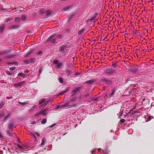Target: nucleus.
I'll return each mask as SVG.
<instances>
[{
  "mask_svg": "<svg viewBox=\"0 0 154 154\" xmlns=\"http://www.w3.org/2000/svg\"><path fill=\"white\" fill-rule=\"evenodd\" d=\"M79 103L78 100L75 97H73L65 104L63 105H59L57 107V109L61 108L62 107L69 108L72 107H75L77 106Z\"/></svg>",
  "mask_w": 154,
  "mask_h": 154,
  "instance_id": "f257e3e1",
  "label": "nucleus"
},
{
  "mask_svg": "<svg viewBox=\"0 0 154 154\" xmlns=\"http://www.w3.org/2000/svg\"><path fill=\"white\" fill-rule=\"evenodd\" d=\"M69 46L62 45L60 47L59 51L61 54H64V55H66L69 51Z\"/></svg>",
  "mask_w": 154,
  "mask_h": 154,
  "instance_id": "f03ea898",
  "label": "nucleus"
},
{
  "mask_svg": "<svg viewBox=\"0 0 154 154\" xmlns=\"http://www.w3.org/2000/svg\"><path fill=\"white\" fill-rule=\"evenodd\" d=\"M55 36V35H53L50 36L48 39V40L50 41L53 44H54L56 41V39L54 38Z\"/></svg>",
  "mask_w": 154,
  "mask_h": 154,
  "instance_id": "7ed1b4c3",
  "label": "nucleus"
},
{
  "mask_svg": "<svg viewBox=\"0 0 154 154\" xmlns=\"http://www.w3.org/2000/svg\"><path fill=\"white\" fill-rule=\"evenodd\" d=\"M47 115V113L43 109V110L40 111L35 116H36L39 117V116L42 115L44 117Z\"/></svg>",
  "mask_w": 154,
  "mask_h": 154,
  "instance_id": "20e7f679",
  "label": "nucleus"
},
{
  "mask_svg": "<svg viewBox=\"0 0 154 154\" xmlns=\"http://www.w3.org/2000/svg\"><path fill=\"white\" fill-rule=\"evenodd\" d=\"M100 150V149H93L92 150L91 152L92 154H100L101 153Z\"/></svg>",
  "mask_w": 154,
  "mask_h": 154,
  "instance_id": "39448f33",
  "label": "nucleus"
},
{
  "mask_svg": "<svg viewBox=\"0 0 154 154\" xmlns=\"http://www.w3.org/2000/svg\"><path fill=\"white\" fill-rule=\"evenodd\" d=\"M106 72L109 74L113 73L115 72V70L112 68H108L106 70Z\"/></svg>",
  "mask_w": 154,
  "mask_h": 154,
  "instance_id": "423d86ee",
  "label": "nucleus"
},
{
  "mask_svg": "<svg viewBox=\"0 0 154 154\" xmlns=\"http://www.w3.org/2000/svg\"><path fill=\"white\" fill-rule=\"evenodd\" d=\"M116 90L117 87H114L112 89V92L109 95V96L110 97H112L114 95V94Z\"/></svg>",
  "mask_w": 154,
  "mask_h": 154,
  "instance_id": "0eeeda50",
  "label": "nucleus"
},
{
  "mask_svg": "<svg viewBox=\"0 0 154 154\" xmlns=\"http://www.w3.org/2000/svg\"><path fill=\"white\" fill-rule=\"evenodd\" d=\"M24 83H25L24 81H22L20 82H18L17 83L14 84V86L16 87H17L18 86H21Z\"/></svg>",
  "mask_w": 154,
  "mask_h": 154,
  "instance_id": "6e6552de",
  "label": "nucleus"
},
{
  "mask_svg": "<svg viewBox=\"0 0 154 154\" xmlns=\"http://www.w3.org/2000/svg\"><path fill=\"white\" fill-rule=\"evenodd\" d=\"M80 89V88L78 87L75 88V89L72 90L71 92V94L72 95H74L75 94V93Z\"/></svg>",
  "mask_w": 154,
  "mask_h": 154,
  "instance_id": "1a4fd4ad",
  "label": "nucleus"
},
{
  "mask_svg": "<svg viewBox=\"0 0 154 154\" xmlns=\"http://www.w3.org/2000/svg\"><path fill=\"white\" fill-rule=\"evenodd\" d=\"M97 16V14H95L94 16L90 19V20L93 21H96L98 19Z\"/></svg>",
  "mask_w": 154,
  "mask_h": 154,
  "instance_id": "9d476101",
  "label": "nucleus"
},
{
  "mask_svg": "<svg viewBox=\"0 0 154 154\" xmlns=\"http://www.w3.org/2000/svg\"><path fill=\"white\" fill-rule=\"evenodd\" d=\"M95 81V80H91L87 81L85 82V83L87 84H93L94 82Z\"/></svg>",
  "mask_w": 154,
  "mask_h": 154,
  "instance_id": "9b49d317",
  "label": "nucleus"
},
{
  "mask_svg": "<svg viewBox=\"0 0 154 154\" xmlns=\"http://www.w3.org/2000/svg\"><path fill=\"white\" fill-rule=\"evenodd\" d=\"M102 81L105 82L107 84H110L111 83V81L108 79H102Z\"/></svg>",
  "mask_w": 154,
  "mask_h": 154,
  "instance_id": "f8f14e48",
  "label": "nucleus"
},
{
  "mask_svg": "<svg viewBox=\"0 0 154 154\" xmlns=\"http://www.w3.org/2000/svg\"><path fill=\"white\" fill-rule=\"evenodd\" d=\"M19 27L18 25H12L9 27L10 29H16Z\"/></svg>",
  "mask_w": 154,
  "mask_h": 154,
  "instance_id": "ddd939ff",
  "label": "nucleus"
},
{
  "mask_svg": "<svg viewBox=\"0 0 154 154\" xmlns=\"http://www.w3.org/2000/svg\"><path fill=\"white\" fill-rule=\"evenodd\" d=\"M18 55L17 54H14L10 56L7 57L6 58H13L15 57H17Z\"/></svg>",
  "mask_w": 154,
  "mask_h": 154,
  "instance_id": "4468645a",
  "label": "nucleus"
},
{
  "mask_svg": "<svg viewBox=\"0 0 154 154\" xmlns=\"http://www.w3.org/2000/svg\"><path fill=\"white\" fill-rule=\"evenodd\" d=\"M65 72L68 75H71L72 73V72L69 69H67L66 70Z\"/></svg>",
  "mask_w": 154,
  "mask_h": 154,
  "instance_id": "2eb2a0df",
  "label": "nucleus"
},
{
  "mask_svg": "<svg viewBox=\"0 0 154 154\" xmlns=\"http://www.w3.org/2000/svg\"><path fill=\"white\" fill-rule=\"evenodd\" d=\"M46 139L45 137H43L42 139V142L41 145L42 146L44 145L46 141Z\"/></svg>",
  "mask_w": 154,
  "mask_h": 154,
  "instance_id": "dca6fc26",
  "label": "nucleus"
},
{
  "mask_svg": "<svg viewBox=\"0 0 154 154\" xmlns=\"http://www.w3.org/2000/svg\"><path fill=\"white\" fill-rule=\"evenodd\" d=\"M11 115V114L9 113L5 117L4 119V122H6L7 121V120L8 119Z\"/></svg>",
  "mask_w": 154,
  "mask_h": 154,
  "instance_id": "f3484780",
  "label": "nucleus"
},
{
  "mask_svg": "<svg viewBox=\"0 0 154 154\" xmlns=\"http://www.w3.org/2000/svg\"><path fill=\"white\" fill-rule=\"evenodd\" d=\"M5 24H3L1 26L0 31V32L1 33H2L3 32L4 30L5 29Z\"/></svg>",
  "mask_w": 154,
  "mask_h": 154,
  "instance_id": "a211bd4d",
  "label": "nucleus"
},
{
  "mask_svg": "<svg viewBox=\"0 0 154 154\" xmlns=\"http://www.w3.org/2000/svg\"><path fill=\"white\" fill-rule=\"evenodd\" d=\"M71 8V7L70 6H67L64 8L63 9V11H67L69 10Z\"/></svg>",
  "mask_w": 154,
  "mask_h": 154,
  "instance_id": "6ab92c4d",
  "label": "nucleus"
},
{
  "mask_svg": "<svg viewBox=\"0 0 154 154\" xmlns=\"http://www.w3.org/2000/svg\"><path fill=\"white\" fill-rule=\"evenodd\" d=\"M8 127L10 129H12L13 128L15 127V126H14V125L13 124L11 123L9 125Z\"/></svg>",
  "mask_w": 154,
  "mask_h": 154,
  "instance_id": "aec40b11",
  "label": "nucleus"
},
{
  "mask_svg": "<svg viewBox=\"0 0 154 154\" xmlns=\"http://www.w3.org/2000/svg\"><path fill=\"white\" fill-rule=\"evenodd\" d=\"M8 53L7 51H4L0 52V55H3Z\"/></svg>",
  "mask_w": 154,
  "mask_h": 154,
  "instance_id": "412c9836",
  "label": "nucleus"
},
{
  "mask_svg": "<svg viewBox=\"0 0 154 154\" xmlns=\"http://www.w3.org/2000/svg\"><path fill=\"white\" fill-rule=\"evenodd\" d=\"M137 70V69L136 68H134L132 69L131 70V71L134 73H135Z\"/></svg>",
  "mask_w": 154,
  "mask_h": 154,
  "instance_id": "4be33fe9",
  "label": "nucleus"
},
{
  "mask_svg": "<svg viewBox=\"0 0 154 154\" xmlns=\"http://www.w3.org/2000/svg\"><path fill=\"white\" fill-rule=\"evenodd\" d=\"M17 146L20 149H21L22 151H24V150H23V149H24V147L23 146H21L19 144H17Z\"/></svg>",
  "mask_w": 154,
  "mask_h": 154,
  "instance_id": "5701e85b",
  "label": "nucleus"
},
{
  "mask_svg": "<svg viewBox=\"0 0 154 154\" xmlns=\"http://www.w3.org/2000/svg\"><path fill=\"white\" fill-rule=\"evenodd\" d=\"M18 103H20V104L22 105H25L26 104L28 103V102L27 101H25L24 102H18Z\"/></svg>",
  "mask_w": 154,
  "mask_h": 154,
  "instance_id": "b1692460",
  "label": "nucleus"
},
{
  "mask_svg": "<svg viewBox=\"0 0 154 154\" xmlns=\"http://www.w3.org/2000/svg\"><path fill=\"white\" fill-rule=\"evenodd\" d=\"M47 122V119H44L41 121L42 124H45Z\"/></svg>",
  "mask_w": 154,
  "mask_h": 154,
  "instance_id": "393cba45",
  "label": "nucleus"
},
{
  "mask_svg": "<svg viewBox=\"0 0 154 154\" xmlns=\"http://www.w3.org/2000/svg\"><path fill=\"white\" fill-rule=\"evenodd\" d=\"M20 20V18L19 17H16L15 18V21L16 22H19Z\"/></svg>",
  "mask_w": 154,
  "mask_h": 154,
  "instance_id": "a878e982",
  "label": "nucleus"
},
{
  "mask_svg": "<svg viewBox=\"0 0 154 154\" xmlns=\"http://www.w3.org/2000/svg\"><path fill=\"white\" fill-rule=\"evenodd\" d=\"M51 12L49 10H48L47 11L46 14L47 15H49L51 14Z\"/></svg>",
  "mask_w": 154,
  "mask_h": 154,
  "instance_id": "bb28decb",
  "label": "nucleus"
},
{
  "mask_svg": "<svg viewBox=\"0 0 154 154\" xmlns=\"http://www.w3.org/2000/svg\"><path fill=\"white\" fill-rule=\"evenodd\" d=\"M45 12L44 9H42L39 11V12L41 14H43Z\"/></svg>",
  "mask_w": 154,
  "mask_h": 154,
  "instance_id": "cd10ccee",
  "label": "nucleus"
},
{
  "mask_svg": "<svg viewBox=\"0 0 154 154\" xmlns=\"http://www.w3.org/2000/svg\"><path fill=\"white\" fill-rule=\"evenodd\" d=\"M29 60L30 63H34L35 60V59L34 58H32L29 59Z\"/></svg>",
  "mask_w": 154,
  "mask_h": 154,
  "instance_id": "c85d7f7f",
  "label": "nucleus"
},
{
  "mask_svg": "<svg viewBox=\"0 0 154 154\" xmlns=\"http://www.w3.org/2000/svg\"><path fill=\"white\" fill-rule=\"evenodd\" d=\"M45 100L44 99H43L42 100H41V101H39L38 103L39 104H41L42 103H43L45 102Z\"/></svg>",
  "mask_w": 154,
  "mask_h": 154,
  "instance_id": "c756f323",
  "label": "nucleus"
},
{
  "mask_svg": "<svg viewBox=\"0 0 154 154\" xmlns=\"http://www.w3.org/2000/svg\"><path fill=\"white\" fill-rule=\"evenodd\" d=\"M59 81L60 83H62L63 82V79L61 77H60L59 78Z\"/></svg>",
  "mask_w": 154,
  "mask_h": 154,
  "instance_id": "7c9ffc66",
  "label": "nucleus"
},
{
  "mask_svg": "<svg viewBox=\"0 0 154 154\" xmlns=\"http://www.w3.org/2000/svg\"><path fill=\"white\" fill-rule=\"evenodd\" d=\"M18 75H20L21 77H23V78H24L25 77L24 75L22 73H19Z\"/></svg>",
  "mask_w": 154,
  "mask_h": 154,
  "instance_id": "2f4dec72",
  "label": "nucleus"
},
{
  "mask_svg": "<svg viewBox=\"0 0 154 154\" xmlns=\"http://www.w3.org/2000/svg\"><path fill=\"white\" fill-rule=\"evenodd\" d=\"M24 62L26 64H28V63H30V61H29V60L26 59L25 60Z\"/></svg>",
  "mask_w": 154,
  "mask_h": 154,
  "instance_id": "473e14b6",
  "label": "nucleus"
},
{
  "mask_svg": "<svg viewBox=\"0 0 154 154\" xmlns=\"http://www.w3.org/2000/svg\"><path fill=\"white\" fill-rule=\"evenodd\" d=\"M62 65V63H59L57 65V68H58L60 66H61Z\"/></svg>",
  "mask_w": 154,
  "mask_h": 154,
  "instance_id": "72a5a7b5",
  "label": "nucleus"
},
{
  "mask_svg": "<svg viewBox=\"0 0 154 154\" xmlns=\"http://www.w3.org/2000/svg\"><path fill=\"white\" fill-rule=\"evenodd\" d=\"M12 18H8L6 20V21L8 22L12 20Z\"/></svg>",
  "mask_w": 154,
  "mask_h": 154,
  "instance_id": "f704fd0d",
  "label": "nucleus"
},
{
  "mask_svg": "<svg viewBox=\"0 0 154 154\" xmlns=\"http://www.w3.org/2000/svg\"><path fill=\"white\" fill-rule=\"evenodd\" d=\"M84 31V30L83 29H81V30H80L79 32V34H81Z\"/></svg>",
  "mask_w": 154,
  "mask_h": 154,
  "instance_id": "c9c22d12",
  "label": "nucleus"
},
{
  "mask_svg": "<svg viewBox=\"0 0 154 154\" xmlns=\"http://www.w3.org/2000/svg\"><path fill=\"white\" fill-rule=\"evenodd\" d=\"M22 19L23 20H25L26 18V16L24 15H23L22 16Z\"/></svg>",
  "mask_w": 154,
  "mask_h": 154,
  "instance_id": "e433bc0d",
  "label": "nucleus"
},
{
  "mask_svg": "<svg viewBox=\"0 0 154 154\" xmlns=\"http://www.w3.org/2000/svg\"><path fill=\"white\" fill-rule=\"evenodd\" d=\"M47 103H44L41 106V108H44V107H45V106H46L47 105Z\"/></svg>",
  "mask_w": 154,
  "mask_h": 154,
  "instance_id": "4c0bfd02",
  "label": "nucleus"
},
{
  "mask_svg": "<svg viewBox=\"0 0 154 154\" xmlns=\"http://www.w3.org/2000/svg\"><path fill=\"white\" fill-rule=\"evenodd\" d=\"M120 121L121 123H123L125 122V120L124 119H121Z\"/></svg>",
  "mask_w": 154,
  "mask_h": 154,
  "instance_id": "58836bf2",
  "label": "nucleus"
},
{
  "mask_svg": "<svg viewBox=\"0 0 154 154\" xmlns=\"http://www.w3.org/2000/svg\"><path fill=\"white\" fill-rule=\"evenodd\" d=\"M62 37V35H59L57 36V39H60Z\"/></svg>",
  "mask_w": 154,
  "mask_h": 154,
  "instance_id": "ea45409f",
  "label": "nucleus"
},
{
  "mask_svg": "<svg viewBox=\"0 0 154 154\" xmlns=\"http://www.w3.org/2000/svg\"><path fill=\"white\" fill-rule=\"evenodd\" d=\"M4 104V103L3 102L0 103V108H1Z\"/></svg>",
  "mask_w": 154,
  "mask_h": 154,
  "instance_id": "a19ab883",
  "label": "nucleus"
},
{
  "mask_svg": "<svg viewBox=\"0 0 154 154\" xmlns=\"http://www.w3.org/2000/svg\"><path fill=\"white\" fill-rule=\"evenodd\" d=\"M49 108V106H48L45 109H44V110L46 112L48 110Z\"/></svg>",
  "mask_w": 154,
  "mask_h": 154,
  "instance_id": "79ce46f5",
  "label": "nucleus"
},
{
  "mask_svg": "<svg viewBox=\"0 0 154 154\" xmlns=\"http://www.w3.org/2000/svg\"><path fill=\"white\" fill-rule=\"evenodd\" d=\"M53 62L55 64H57L58 63V61L57 60H56L54 61Z\"/></svg>",
  "mask_w": 154,
  "mask_h": 154,
  "instance_id": "37998d69",
  "label": "nucleus"
},
{
  "mask_svg": "<svg viewBox=\"0 0 154 154\" xmlns=\"http://www.w3.org/2000/svg\"><path fill=\"white\" fill-rule=\"evenodd\" d=\"M15 68L14 67H11L10 68V69L11 70L13 71L15 69Z\"/></svg>",
  "mask_w": 154,
  "mask_h": 154,
  "instance_id": "c03bdc74",
  "label": "nucleus"
},
{
  "mask_svg": "<svg viewBox=\"0 0 154 154\" xmlns=\"http://www.w3.org/2000/svg\"><path fill=\"white\" fill-rule=\"evenodd\" d=\"M67 91H66L64 92H62L60 93L59 94V95H62V94H63L64 93H66V92Z\"/></svg>",
  "mask_w": 154,
  "mask_h": 154,
  "instance_id": "a18cd8bd",
  "label": "nucleus"
},
{
  "mask_svg": "<svg viewBox=\"0 0 154 154\" xmlns=\"http://www.w3.org/2000/svg\"><path fill=\"white\" fill-rule=\"evenodd\" d=\"M152 119V118H151V117H149L147 119V121H150Z\"/></svg>",
  "mask_w": 154,
  "mask_h": 154,
  "instance_id": "49530a36",
  "label": "nucleus"
},
{
  "mask_svg": "<svg viewBox=\"0 0 154 154\" xmlns=\"http://www.w3.org/2000/svg\"><path fill=\"white\" fill-rule=\"evenodd\" d=\"M32 52L31 51H29L28 53V55H27V56H28L30 54H31L32 53Z\"/></svg>",
  "mask_w": 154,
  "mask_h": 154,
  "instance_id": "de8ad7c7",
  "label": "nucleus"
},
{
  "mask_svg": "<svg viewBox=\"0 0 154 154\" xmlns=\"http://www.w3.org/2000/svg\"><path fill=\"white\" fill-rule=\"evenodd\" d=\"M6 73L8 75H12V74L9 71L7 72Z\"/></svg>",
  "mask_w": 154,
  "mask_h": 154,
  "instance_id": "09e8293b",
  "label": "nucleus"
},
{
  "mask_svg": "<svg viewBox=\"0 0 154 154\" xmlns=\"http://www.w3.org/2000/svg\"><path fill=\"white\" fill-rule=\"evenodd\" d=\"M55 125H56V124H53L51 125L50 126H49V127H50V128L52 127H54V126Z\"/></svg>",
  "mask_w": 154,
  "mask_h": 154,
  "instance_id": "8fccbe9b",
  "label": "nucleus"
},
{
  "mask_svg": "<svg viewBox=\"0 0 154 154\" xmlns=\"http://www.w3.org/2000/svg\"><path fill=\"white\" fill-rule=\"evenodd\" d=\"M35 134L37 136H38V137H39V133H37V132H35Z\"/></svg>",
  "mask_w": 154,
  "mask_h": 154,
  "instance_id": "3c124183",
  "label": "nucleus"
},
{
  "mask_svg": "<svg viewBox=\"0 0 154 154\" xmlns=\"http://www.w3.org/2000/svg\"><path fill=\"white\" fill-rule=\"evenodd\" d=\"M29 70H26L25 71V72L26 73H28L29 72Z\"/></svg>",
  "mask_w": 154,
  "mask_h": 154,
  "instance_id": "603ef678",
  "label": "nucleus"
},
{
  "mask_svg": "<svg viewBox=\"0 0 154 154\" xmlns=\"http://www.w3.org/2000/svg\"><path fill=\"white\" fill-rule=\"evenodd\" d=\"M32 135H33L34 138L35 139V140H36V137H35V135H34L33 134Z\"/></svg>",
  "mask_w": 154,
  "mask_h": 154,
  "instance_id": "864d4df0",
  "label": "nucleus"
},
{
  "mask_svg": "<svg viewBox=\"0 0 154 154\" xmlns=\"http://www.w3.org/2000/svg\"><path fill=\"white\" fill-rule=\"evenodd\" d=\"M3 152L2 151L0 150V154H2Z\"/></svg>",
  "mask_w": 154,
  "mask_h": 154,
  "instance_id": "5fc2aeb1",
  "label": "nucleus"
},
{
  "mask_svg": "<svg viewBox=\"0 0 154 154\" xmlns=\"http://www.w3.org/2000/svg\"><path fill=\"white\" fill-rule=\"evenodd\" d=\"M3 114H0V118L1 117H3Z\"/></svg>",
  "mask_w": 154,
  "mask_h": 154,
  "instance_id": "6e6d98bb",
  "label": "nucleus"
},
{
  "mask_svg": "<svg viewBox=\"0 0 154 154\" xmlns=\"http://www.w3.org/2000/svg\"><path fill=\"white\" fill-rule=\"evenodd\" d=\"M42 53V52L41 51H39L38 53V54H41Z\"/></svg>",
  "mask_w": 154,
  "mask_h": 154,
  "instance_id": "4d7b16f0",
  "label": "nucleus"
},
{
  "mask_svg": "<svg viewBox=\"0 0 154 154\" xmlns=\"http://www.w3.org/2000/svg\"><path fill=\"white\" fill-rule=\"evenodd\" d=\"M8 151L9 152L11 153H12V152L10 150V149H8Z\"/></svg>",
  "mask_w": 154,
  "mask_h": 154,
  "instance_id": "13d9d810",
  "label": "nucleus"
},
{
  "mask_svg": "<svg viewBox=\"0 0 154 154\" xmlns=\"http://www.w3.org/2000/svg\"><path fill=\"white\" fill-rule=\"evenodd\" d=\"M32 124H35V121H33V122H32Z\"/></svg>",
  "mask_w": 154,
  "mask_h": 154,
  "instance_id": "bf43d9fd",
  "label": "nucleus"
},
{
  "mask_svg": "<svg viewBox=\"0 0 154 154\" xmlns=\"http://www.w3.org/2000/svg\"><path fill=\"white\" fill-rule=\"evenodd\" d=\"M73 17V15H71V17H70V18H71L72 17Z\"/></svg>",
  "mask_w": 154,
  "mask_h": 154,
  "instance_id": "052dcab7",
  "label": "nucleus"
},
{
  "mask_svg": "<svg viewBox=\"0 0 154 154\" xmlns=\"http://www.w3.org/2000/svg\"><path fill=\"white\" fill-rule=\"evenodd\" d=\"M120 113L121 115V116H122V113H121V112H120Z\"/></svg>",
  "mask_w": 154,
  "mask_h": 154,
  "instance_id": "680f3d73",
  "label": "nucleus"
},
{
  "mask_svg": "<svg viewBox=\"0 0 154 154\" xmlns=\"http://www.w3.org/2000/svg\"><path fill=\"white\" fill-rule=\"evenodd\" d=\"M7 99H9V97H7Z\"/></svg>",
  "mask_w": 154,
  "mask_h": 154,
  "instance_id": "e2e57ef3",
  "label": "nucleus"
},
{
  "mask_svg": "<svg viewBox=\"0 0 154 154\" xmlns=\"http://www.w3.org/2000/svg\"><path fill=\"white\" fill-rule=\"evenodd\" d=\"M102 42H101H101H100V43H99V44H101L102 43Z\"/></svg>",
  "mask_w": 154,
  "mask_h": 154,
  "instance_id": "0e129e2a",
  "label": "nucleus"
},
{
  "mask_svg": "<svg viewBox=\"0 0 154 154\" xmlns=\"http://www.w3.org/2000/svg\"><path fill=\"white\" fill-rule=\"evenodd\" d=\"M81 97H80V99H81Z\"/></svg>",
  "mask_w": 154,
  "mask_h": 154,
  "instance_id": "69168bd1",
  "label": "nucleus"
},
{
  "mask_svg": "<svg viewBox=\"0 0 154 154\" xmlns=\"http://www.w3.org/2000/svg\"><path fill=\"white\" fill-rule=\"evenodd\" d=\"M148 50H146V52H148Z\"/></svg>",
  "mask_w": 154,
  "mask_h": 154,
  "instance_id": "338daca9",
  "label": "nucleus"
},
{
  "mask_svg": "<svg viewBox=\"0 0 154 154\" xmlns=\"http://www.w3.org/2000/svg\"><path fill=\"white\" fill-rule=\"evenodd\" d=\"M113 66H115V65H114V64H113Z\"/></svg>",
  "mask_w": 154,
  "mask_h": 154,
  "instance_id": "774afa93",
  "label": "nucleus"
}]
</instances>
